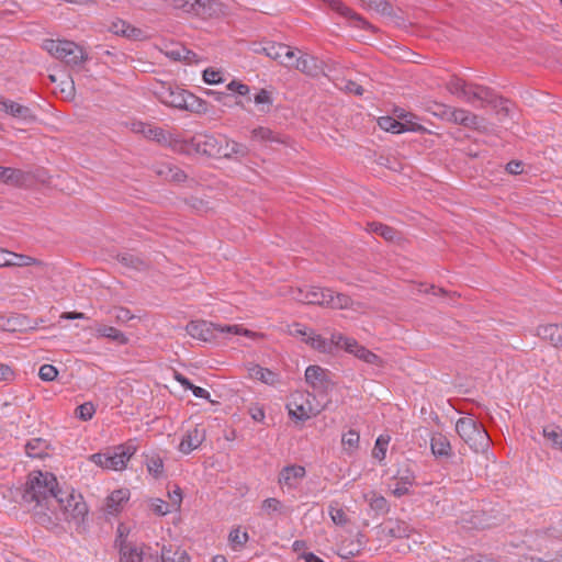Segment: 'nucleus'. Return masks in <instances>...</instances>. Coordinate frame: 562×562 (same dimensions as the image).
Segmentation results:
<instances>
[{
    "mask_svg": "<svg viewBox=\"0 0 562 562\" xmlns=\"http://www.w3.org/2000/svg\"><path fill=\"white\" fill-rule=\"evenodd\" d=\"M59 491L57 479L53 473L33 471L29 474L22 499L38 525L50 528L54 506H58L61 502L57 499Z\"/></svg>",
    "mask_w": 562,
    "mask_h": 562,
    "instance_id": "obj_1",
    "label": "nucleus"
},
{
    "mask_svg": "<svg viewBox=\"0 0 562 562\" xmlns=\"http://www.w3.org/2000/svg\"><path fill=\"white\" fill-rule=\"evenodd\" d=\"M154 93L161 103L170 108L192 113H204L207 110V104L204 100L172 83H157L154 88Z\"/></svg>",
    "mask_w": 562,
    "mask_h": 562,
    "instance_id": "obj_2",
    "label": "nucleus"
},
{
    "mask_svg": "<svg viewBox=\"0 0 562 562\" xmlns=\"http://www.w3.org/2000/svg\"><path fill=\"white\" fill-rule=\"evenodd\" d=\"M448 91L475 108H483L487 104L497 106L498 97L493 89L467 82L463 79L452 76L447 82Z\"/></svg>",
    "mask_w": 562,
    "mask_h": 562,
    "instance_id": "obj_3",
    "label": "nucleus"
},
{
    "mask_svg": "<svg viewBox=\"0 0 562 562\" xmlns=\"http://www.w3.org/2000/svg\"><path fill=\"white\" fill-rule=\"evenodd\" d=\"M57 499L61 502L58 506H54L50 528L57 526L60 520H74L77 526H80L88 514V506L81 494L76 493L74 490L60 488V491L57 492Z\"/></svg>",
    "mask_w": 562,
    "mask_h": 562,
    "instance_id": "obj_4",
    "label": "nucleus"
},
{
    "mask_svg": "<svg viewBox=\"0 0 562 562\" xmlns=\"http://www.w3.org/2000/svg\"><path fill=\"white\" fill-rule=\"evenodd\" d=\"M186 331L194 339L212 341L220 336L244 335L252 337L255 333L240 325H221L206 321H191L186 326Z\"/></svg>",
    "mask_w": 562,
    "mask_h": 562,
    "instance_id": "obj_5",
    "label": "nucleus"
},
{
    "mask_svg": "<svg viewBox=\"0 0 562 562\" xmlns=\"http://www.w3.org/2000/svg\"><path fill=\"white\" fill-rule=\"evenodd\" d=\"M456 431L461 439L475 452H484L490 446L486 429L472 417H461L456 423Z\"/></svg>",
    "mask_w": 562,
    "mask_h": 562,
    "instance_id": "obj_6",
    "label": "nucleus"
},
{
    "mask_svg": "<svg viewBox=\"0 0 562 562\" xmlns=\"http://www.w3.org/2000/svg\"><path fill=\"white\" fill-rule=\"evenodd\" d=\"M43 46L53 57L70 67L79 66L88 59L85 49L71 41L45 40Z\"/></svg>",
    "mask_w": 562,
    "mask_h": 562,
    "instance_id": "obj_7",
    "label": "nucleus"
},
{
    "mask_svg": "<svg viewBox=\"0 0 562 562\" xmlns=\"http://www.w3.org/2000/svg\"><path fill=\"white\" fill-rule=\"evenodd\" d=\"M137 447L133 440L116 446L112 451L94 453L90 457L97 465L114 471H121L126 468L128 460L136 452Z\"/></svg>",
    "mask_w": 562,
    "mask_h": 562,
    "instance_id": "obj_8",
    "label": "nucleus"
},
{
    "mask_svg": "<svg viewBox=\"0 0 562 562\" xmlns=\"http://www.w3.org/2000/svg\"><path fill=\"white\" fill-rule=\"evenodd\" d=\"M330 289L318 288L314 285H305L303 288H296L291 291L293 300L305 303L315 304L326 307L328 304Z\"/></svg>",
    "mask_w": 562,
    "mask_h": 562,
    "instance_id": "obj_9",
    "label": "nucleus"
},
{
    "mask_svg": "<svg viewBox=\"0 0 562 562\" xmlns=\"http://www.w3.org/2000/svg\"><path fill=\"white\" fill-rule=\"evenodd\" d=\"M311 394L296 392L291 395L286 408L292 419L305 422L313 415V406L310 400Z\"/></svg>",
    "mask_w": 562,
    "mask_h": 562,
    "instance_id": "obj_10",
    "label": "nucleus"
},
{
    "mask_svg": "<svg viewBox=\"0 0 562 562\" xmlns=\"http://www.w3.org/2000/svg\"><path fill=\"white\" fill-rule=\"evenodd\" d=\"M393 479L396 481L391 492L395 497H402L412 493V487L415 485V471L408 463H403L398 467Z\"/></svg>",
    "mask_w": 562,
    "mask_h": 562,
    "instance_id": "obj_11",
    "label": "nucleus"
},
{
    "mask_svg": "<svg viewBox=\"0 0 562 562\" xmlns=\"http://www.w3.org/2000/svg\"><path fill=\"white\" fill-rule=\"evenodd\" d=\"M224 134H200L194 138L196 150L210 157H220Z\"/></svg>",
    "mask_w": 562,
    "mask_h": 562,
    "instance_id": "obj_12",
    "label": "nucleus"
},
{
    "mask_svg": "<svg viewBox=\"0 0 562 562\" xmlns=\"http://www.w3.org/2000/svg\"><path fill=\"white\" fill-rule=\"evenodd\" d=\"M366 546L364 535L358 532L356 536L342 539L337 546V554L342 559L357 557Z\"/></svg>",
    "mask_w": 562,
    "mask_h": 562,
    "instance_id": "obj_13",
    "label": "nucleus"
},
{
    "mask_svg": "<svg viewBox=\"0 0 562 562\" xmlns=\"http://www.w3.org/2000/svg\"><path fill=\"white\" fill-rule=\"evenodd\" d=\"M305 468L297 464L284 467L279 474V484L285 486L288 490H295L299 487L301 481L305 477Z\"/></svg>",
    "mask_w": 562,
    "mask_h": 562,
    "instance_id": "obj_14",
    "label": "nucleus"
},
{
    "mask_svg": "<svg viewBox=\"0 0 562 562\" xmlns=\"http://www.w3.org/2000/svg\"><path fill=\"white\" fill-rule=\"evenodd\" d=\"M0 110L23 123H31L36 119L30 108L9 99L0 100Z\"/></svg>",
    "mask_w": 562,
    "mask_h": 562,
    "instance_id": "obj_15",
    "label": "nucleus"
},
{
    "mask_svg": "<svg viewBox=\"0 0 562 562\" xmlns=\"http://www.w3.org/2000/svg\"><path fill=\"white\" fill-rule=\"evenodd\" d=\"M250 153V148L243 143L228 138L225 135V142L222 144V149L218 158H226L240 161L246 158Z\"/></svg>",
    "mask_w": 562,
    "mask_h": 562,
    "instance_id": "obj_16",
    "label": "nucleus"
},
{
    "mask_svg": "<svg viewBox=\"0 0 562 562\" xmlns=\"http://www.w3.org/2000/svg\"><path fill=\"white\" fill-rule=\"evenodd\" d=\"M294 68L310 77H318L324 74V63L308 54H303L296 58Z\"/></svg>",
    "mask_w": 562,
    "mask_h": 562,
    "instance_id": "obj_17",
    "label": "nucleus"
},
{
    "mask_svg": "<svg viewBox=\"0 0 562 562\" xmlns=\"http://www.w3.org/2000/svg\"><path fill=\"white\" fill-rule=\"evenodd\" d=\"M328 5L331 10L339 13L341 16L349 19L353 24L361 29H369L370 24L357 12L348 8L340 0H319Z\"/></svg>",
    "mask_w": 562,
    "mask_h": 562,
    "instance_id": "obj_18",
    "label": "nucleus"
},
{
    "mask_svg": "<svg viewBox=\"0 0 562 562\" xmlns=\"http://www.w3.org/2000/svg\"><path fill=\"white\" fill-rule=\"evenodd\" d=\"M441 116L464 127H474L477 123V116L464 109L445 106Z\"/></svg>",
    "mask_w": 562,
    "mask_h": 562,
    "instance_id": "obj_19",
    "label": "nucleus"
},
{
    "mask_svg": "<svg viewBox=\"0 0 562 562\" xmlns=\"http://www.w3.org/2000/svg\"><path fill=\"white\" fill-rule=\"evenodd\" d=\"M116 543L120 548V562H143L144 551L142 547L127 542L123 539L122 533H120Z\"/></svg>",
    "mask_w": 562,
    "mask_h": 562,
    "instance_id": "obj_20",
    "label": "nucleus"
},
{
    "mask_svg": "<svg viewBox=\"0 0 562 562\" xmlns=\"http://www.w3.org/2000/svg\"><path fill=\"white\" fill-rule=\"evenodd\" d=\"M131 493L127 488H119L113 491L106 498L104 512L108 515H117L130 499Z\"/></svg>",
    "mask_w": 562,
    "mask_h": 562,
    "instance_id": "obj_21",
    "label": "nucleus"
},
{
    "mask_svg": "<svg viewBox=\"0 0 562 562\" xmlns=\"http://www.w3.org/2000/svg\"><path fill=\"white\" fill-rule=\"evenodd\" d=\"M305 381L315 391H326L329 384L327 370L319 366H308L305 370Z\"/></svg>",
    "mask_w": 562,
    "mask_h": 562,
    "instance_id": "obj_22",
    "label": "nucleus"
},
{
    "mask_svg": "<svg viewBox=\"0 0 562 562\" xmlns=\"http://www.w3.org/2000/svg\"><path fill=\"white\" fill-rule=\"evenodd\" d=\"M193 14L203 19L218 16L224 13V5L216 0H194Z\"/></svg>",
    "mask_w": 562,
    "mask_h": 562,
    "instance_id": "obj_23",
    "label": "nucleus"
},
{
    "mask_svg": "<svg viewBox=\"0 0 562 562\" xmlns=\"http://www.w3.org/2000/svg\"><path fill=\"white\" fill-rule=\"evenodd\" d=\"M204 439L205 430L196 426L188 430L186 435L182 437L181 442L179 445V450L186 454L190 453L191 451L200 447Z\"/></svg>",
    "mask_w": 562,
    "mask_h": 562,
    "instance_id": "obj_24",
    "label": "nucleus"
},
{
    "mask_svg": "<svg viewBox=\"0 0 562 562\" xmlns=\"http://www.w3.org/2000/svg\"><path fill=\"white\" fill-rule=\"evenodd\" d=\"M248 371H249V376L251 379H256L267 385L277 386L281 382V378H280L279 373H277L270 369L262 368L259 364L251 366L248 369Z\"/></svg>",
    "mask_w": 562,
    "mask_h": 562,
    "instance_id": "obj_25",
    "label": "nucleus"
},
{
    "mask_svg": "<svg viewBox=\"0 0 562 562\" xmlns=\"http://www.w3.org/2000/svg\"><path fill=\"white\" fill-rule=\"evenodd\" d=\"M537 335L550 341L555 348H562V326L558 324L541 325L537 328Z\"/></svg>",
    "mask_w": 562,
    "mask_h": 562,
    "instance_id": "obj_26",
    "label": "nucleus"
},
{
    "mask_svg": "<svg viewBox=\"0 0 562 562\" xmlns=\"http://www.w3.org/2000/svg\"><path fill=\"white\" fill-rule=\"evenodd\" d=\"M430 449L437 458H448L451 456V445L446 436L440 432L434 434L430 439Z\"/></svg>",
    "mask_w": 562,
    "mask_h": 562,
    "instance_id": "obj_27",
    "label": "nucleus"
},
{
    "mask_svg": "<svg viewBox=\"0 0 562 562\" xmlns=\"http://www.w3.org/2000/svg\"><path fill=\"white\" fill-rule=\"evenodd\" d=\"M348 346L350 347L348 352L352 353L355 357L364 361L366 363L375 364V366H380L382 363V360L378 355L370 351L366 347L359 345L356 339L351 344L349 342Z\"/></svg>",
    "mask_w": 562,
    "mask_h": 562,
    "instance_id": "obj_28",
    "label": "nucleus"
},
{
    "mask_svg": "<svg viewBox=\"0 0 562 562\" xmlns=\"http://www.w3.org/2000/svg\"><path fill=\"white\" fill-rule=\"evenodd\" d=\"M49 443L43 438H32L25 443V453L31 458L42 459L47 456Z\"/></svg>",
    "mask_w": 562,
    "mask_h": 562,
    "instance_id": "obj_29",
    "label": "nucleus"
},
{
    "mask_svg": "<svg viewBox=\"0 0 562 562\" xmlns=\"http://www.w3.org/2000/svg\"><path fill=\"white\" fill-rule=\"evenodd\" d=\"M137 133H142L146 138L156 140L158 143L167 142L165 131L160 127L144 124L142 122L134 125Z\"/></svg>",
    "mask_w": 562,
    "mask_h": 562,
    "instance_id": "obj_30",
    "label": "nucleus"
},
{
    "mask_svg": "<svg viewBox=\"0 0 562 562\" xmlns=\"http://www.w3.org/2000/svg\"><path fill=\"white\" fill-rule=\"evenodd\" d=\"M95 333L99 337H104L122 345L127 344L128 341V338L123 331L112 326L99 325L95 328Z\"/></svg>",
    "mask_w": 562,
    "mask_h": 562,
    "instance_id": "obj_31",
    "label": "nucleus"
},
{
    "mask_svg": "<svg viewBox=\"0 0 562 562\" xmlns=\"http://www.w3.org/2000/svg\"><path fill=\"white\" fill-rule=\"evenodd\" d=\"M0 181L10 186H20L24 181V172L19 169L0 166Z\"/></svg>",
    "mask_w": 562,
    "mask_h": 562,
    "instance_id": "obj_32",
    "label": "nucleus"
},
{
    "mask_svg": "<svg viewBox=\"0 0 562 562\" xmlns=\"http://www.w3.org/2000/svg\"><path fill=\"white\" fill-rule=\"evenodd\" d=\"M251 139L260 143H282L283 140L270 128L259 126L251 131Z\"/></svg>",
    "mask_w": 562,
    "mask_h": 562,
    "instance_id": "obj_33",
    "label": "nucleus"
},
{
    "mask_svg": "<svg viewBox=\"0 0 562 562\" xmlns=\"http://www.w3.org/2000/svg\"><path fill=\"white\" fill-rule=\"evenodd\" d=\"M353 301L344 293H336L330 290L328 296V304L326 307L338 308V310H349L352 308Z\"/></svg>",
    "mask_w": 562,
    "mask_h": 562,
    "instance_id": "obj_34",
    "label": "nucleus"
},
{
    "mask_svg": "<svg viewBox=\"0 0 562 562\" xmlns=\"http://www.w3.org/2000/svg\"><path fill=\"white\" fill-rule=\"evenodd\" d=\"M117 260L123 266L134 269V270L140 271V270H145L147 268V263L145 262V260H143L140 257L133 255V254H128V252L120 254L117 256Z\"/></svg>",
    "mask_w": 562,
    "mask_h": 562,
    "instance_id": "obj_35",
    "label": "nucleus"
},
{
    "mask_svg": "<svg viewBox=\"0 0 562 562\" xmlns=\"http://www.w3.org/2000/svg\"><path fill=\"white\" fill-rule=\"evenodd\" d=\"M368 231L383 237L385 240H393L397 235L394 228L378 222L369 223Z\"/></svg>",
    "mask_w": 562,
    "mask_h": 562,
    "instance_id": "obj_36",
    "label": "nucleus"
},
{
    "mask_svg": "<svg viewBox=\"0 0 562 562\" xmlns=\"http://www.w3.org/2000/svg\"><path fill=\"white\" fill-rule=\"evenodd\" d=\"M360 435L357 430L350 429L342 434L341 443L348 454H352L359 447Z\"/></svg>",
    "mask_w": 562,
    "mask_h": 562,
    "instance_id": "obj_37",
    "label": "nucleus"
},
{
    "mask_svg": "<svg viewBox=\"0 0 562 562\" xmlns=\"http://www.w3.org/2000/svg\"><path fill=\"white\" fill-rule=\"evenodd\" d=\"M307 344H310L314 349L321 352H333V344L327 339L322 337L321 335H316L311 333L305 339Z\"/></svg>",
    "mask_w": 562,
    "mask_h": 562,
    "instance_id": "obj_38",
    "label": "nucleus"
},
{
    "mask_svg": "<svg viewBox=\"0 0 562 562\" xmlns=\"http://www.w3.org/2000/svg\"><path fill=\"white\" fill-rule=\"evenodd\" d=\"M389 442H390V436H387V435H380L376 438L373 450H372V457L374 459H376L379 462L384 461Z\"/></svg>",
    "mask_w": 562,
    "mask_h": 562,
    "instance_id": "obj_39",
    "label": "nucleus"
},
{
    "mask_svg": "<svg viewBox=\"0 0 562 562\" xmlns=\"http://www.w3.org/2000/svg\"><path fill=\"white\" fill-rule=\"evenodd\" d=\"M400 122L401 125H403L404 133H425L427 131L422 124L418 123V117L412 112H407V114L404 115V120Z\"/></svg>",
    "mask_w": 562,
    "mask_h": 562,
    "instance_id": "obj_40",
    "label": "nucleus"
},
{
    "mask_svg": "<svg viewBox=\"0 0 562 562\" xmlns=\"http://www.w3.org/2000/svg\"><path fill=\"white\" fill-rule=\"evenodd\" d=\"M543 436L553 448L562 450V429L555 426H547L543 428Z\"/></svg>",
    "mask_w": 562,
    "mask_h": 562,
    "instance_id": "obj_41",
    "label": "nucleus"
},
{
    "mask_svg": "<svg viewBox=\"0 0 562 562\" xmlns=\"http://www.w3.org/2000/svg\"><path fill=\"white\" fill-rule=\"evenodd\" d=\"M379 126L393 134H402L404 133L403 125L395 117L392 116H381L378 121Z\"/></svg>",
    "mask_w": 562,
    "mask_h": 562,
    "instance_id": "obj_42",
    "label": "nucleus"
},
{
    "mask_svg": "<svg viewBox=\"0 0 562 562\" xmlns=\"http://www.w3.org/2000/svg\"><path fill=\"white\" fill-rule=\"evenodd\" d=\"M362 5L369 10H374L383 15L392 13V7L386 0H360Z\"/></svg>",
    "mask_w": 562,
    "mask_h": 562,
    "instance_id": "obj_43",
    "label": "nucleus"
},
{
    "mask_svg": "<svg viewBox=\"0 0 562 562\" xmlns=\"http://www.w3.org/2000/svg\"><path fill=\"white\" fill-rule=\"evenodd\" d=\"M261 509L268 515H271L272 513H278L280 515L286 513V507L283 505V503L274 497L266 498L261 503Z\"/></svg>",
    "mask_w": 562,
    "mask_h": 562,
    "instance_id": "obj_44",
    "label": "nucleus"
},
{
    "mask_svg": "<svg viewBox=\"0 0 562 562\" xmlns=\"http://www.w3.org/2000/svg\"><path fill=\"white\" fill-rule=\"evenodd\" d=\"M369 506L376 514L383 515L390 510V505L387 499L382 495L373 494L369 501Z\"/></svg>",
    "mask_w": 562,
    "mask_h": 562,
    "instance_id": "obj_45",
    "label": "nucleus"
},
{
    "mask_svg": "<svg viewBox=\"0 0 562 562\" xmlns=\"http://www.w3.org/2000/svg\"><path fill=\"white\" fill-rule=\"evenodd\" d=\"M329 516L333 522L337 526H345L348 524L349 519L345 513V510L337 506V504H330L328 507Z\"/></svg>",
    "mask_w": 562,
    "mask_h": 562,
    "instance_id": "obj_46",
    "label": "nucleus"
},
{
    "mask_svg": "<svg viewBox=\"0 0 562 562\" xmlns=\"http://www.w3.org/2000/svg\"><path fill=\"white\" fill-rule=\"evenodd\" d=\"M147 471L154 476L159 477L164 470V462L159 456L148 457L146 460Z\"/></svg>",
    "mask_w": 562,
    "mask_h": 562,
    "instance_id": "obj_47",
    "label": "nucleus"
},
{
    "mask_svg": "<svg viewBox=\"0 0 562 562\" xmlns=\"http://www.w3.org/2000/svg\"><path fill=\"white\" fill-rule=\"evenodd\" d=\"M35 263H38L35 258L11 251L10 267H27Z\"/></svg>",
    "mask_w": 562,
    "mask_h": 562,
    "instance_id": "obj_48",
    "label": "nucleus"
},
{
    "mask_svg": "<svg viewBox=\"0 0 562 562\" xmlns=\"http://www.w3.org/2000/svg\"><path fill=\"white\" fill-rule=\"evenodd\" d=\"M412 531L413 528L403 520H396L390 529L391 536L395 538H408Z\"/></svg>",
    "mask_w": 562,
    "mask_h": 562,
    "instance_id": "obj_49",
    "label": "nucleus"
},
{
    "mask_svg": "<svg viewBox=\"0 0 562 562\" xmlns=\"http://www.w3.org/2000/svg\"><path fill=\"white\" fill-rule=\"evenodd\" d=\"M94 413L95 407L91 402H86L76 408V417L83 422L90 420Z\"/></svg>",
    "mask_w": 562,
    "mask_h": 562,
    "instance_id": "obj_50",
    "label": "nucleus"
},
{
    "mask_svg": "<svg viewBox=\"0 0 562 562\" xmlns=\"http://www.w3.org/2000/svg\"><path fill=\"white\" fill-rule=\"evenodd\" d=\"M171 505L161 498H153L150 501V509L158 516H165L171 512Z\"/></svg>",
    "mask_w": 562,
    "mask_h": 562,
    "instance_id": "obj_51",
    "label": "nucleus"
},
{
    "mask_svg": "<svg viewBox=\"0 0 562 562\" xmlns=\"http://www.w3.org/2000/svg\"><path fill=\"white\" fill-rule=\"evenodd\" d=\"M328 341L333 344V348H342L348 352V350L350 349L348 345L349 342L351 344L352 341H355V339L346 337L340 333H333Z\"/></svg>",
    "mask_w": 562,
    "mask_h": 562,
    "instance_id": "obj_52",
    "label": "nucleus"
},
{
    "mask_svg": "<svg viewBox=\"0 0 562 562\" xmlns=\"http://www.w3.org/2000/svg\"><path fill=\"white\" fill-rule=\"evenodd\" d=\"M57 375H58V370L53 364L45 363L40 367L38 376L41 380L50 382V381H54Z\"/></svg>",
    "mask_w": 562,
    "mask_h": 562,
    "instance_id": "obj_53",
    "label": "nucleus"
},
{
    "mask_svg": "<svg viewBox=\"0 0 562 562\" xmlns=\"http://www.w3.org/2000/svg\"><path fill=\"white\" fill-rule=\"evenodd\" d=\"M277 48L283 52L281 64H283L288 67H294L295 59L297 58L295 55V52L286 45H284L283 47H277Z\"/></svg>",
    "mask_w": 562,
    "mask_h": 562,
    "instance_id": "obj_54",
    "label": "nucleus"
},
{
    "mask_svg": "<svg viewBox=\"0 0 562 562\" xmlns=\"http://www.w3.org/2000/svg\"><path fill=\"white\" fill-rule=\"evenodd\" d=\"M228 539L232 544L241 547L247 542L248 535L247 532H241L239 529H233L229 532Z\"/></svg>",
    "mask_w": 562,
    "mask_h": 562,
    "instance_id": "obj_55",
    "label": "nucleus"
},
{
    "mask_svg": "<svg viewBox=\"0 0 562 562\" xmlns=\"http://www.w3.org/2000/svg\"><path fill=\"white\" fill-rule=\"evenodd\" d=\"M203 80L209 85H216L223 81L220 71H216L212 68H207L203 71Z\"/></svg>",
    "mask_w": 562,
    "mask_h": 562,
    "instance_id": "obj_56",
    "label": "nucleus"
},
{
    "mask_svg": "<svg viewBox=\"0 0 562 562\" xmlns=\"http://www.w3.org/2000/svg\"><path fill=\"white\" fill-rule=\"evenodd\" d=\"M283 44H269L266 47H263V52L266 55L272 59L282 61V54L283 52L278 49L277 47H283Z\"/></svg>",
    "mask_w": 562,
    "mask_h": 562,
    "instance_id": "obj_57",
    "label": "nucleus"
},
{
    "mask_svg": "<svg viewBox=\"0 0 562 562\" xmlns=\"http://www.w3.org/2000/svg\"><path fill=\"white\" fill-rule=\"evenodd\" d=\"M168 497L170 499V505L178 509L182 502V492L178 485H175L173 490L168 491Z\"/></svg>",
    "mask_w": 562,
    "mask_h": 562,
    "instance_id": "obj_58",
    "label": "nucleus"
},
{
    "mask_svg": "<svg viewBox=\"0 0 562 562\" xmlns=\"http://www.w3.org/2000/svg\"><path fill=\"white\" fill-rule=\"evenodd\" d=\"M207 95L214 98L215 101L224 104V105H231L232 101V94L226 92H221L216 90H206L205 92Z\"/></svg>",
    "mask_w": 562,
    "mask_h": 562,
    "instance_id": "obj_59",
    "label": "nucleus"
},
{
    "mask_svg": "<svg viewBox=\"0 0 562 562\" xmlns=\"http://www.w3.org/2000/svg\"><path fill=\"white\" fill-rule=\"evenodd\" d=\"M134 315L131 313L128 308L119 307L114 310V318L119 323H126L133 319Z\"/></svg>",
    "mask_w": 562,
    "mask_h": 562,
    "instance_id": "obj_60",
    "label": "nucleus"
},
{
    "mask_svg": "<svg viewBox=\"0 0 562 562\" xmlns=\"http://www.w3.org/2000/svg\"><path fill=\"white\" fill-rule=\"evenodd\" d=\"M226 88L227 90L235 92L239 95H246L249 92V87L247 85H244L235 80L231 81Z\"/></svg>",
    "mask_w": 562,
    "mask_h": 562,
    "instance_id": "obj_61",
    "label": "nucleus"
},
{
    "mask_svg": "<svg viewBox=\"0 0 562 562\" xmlns=\"http://www.w3.org/2000/svg\"><path fill=\"white\" fill-rule=\"evenodd\" d=\"M254 102L256 104L270 105L272 103V99L267 90L261 89L258 93L255 94Z\"/></svg>",
    "mask_w": 562,
    "mask_h": 562,
    "instance_id": "obj_62",
    "label": "nucleus"
},
{
    "mask_svg": "<svg viewBox=\"0 0 562 562\" xmlns=\"http://www.w3.org/2000/svg\"><path fill=\"white\" fill-rule=\"evenodd\" d=\"M127 23L123 20H116L112 22L110 26V31L116 35H122L126 33Z\"/></svg>",
    "mask_w": 562,
    "mask_h": 562,
    "instance_id": "obj_63",
    "label": "nucleus"
},
{
    "mask_svg": "<svg viewBox=\"0 0 562 562\" xmlns=\"http://www.w3.org/2000/svg\"><path fill=\"white\" fill-rule=\"evenodd\" d=\"M506 171L510 175H520L524 171V164L519 160H512L506 165Z\"/></svg>",
    "mask_w": 562,
    "mask_h": 562,
    "instance_id": "obj_64",
    "label": "nucleus"
}]
</instances>
